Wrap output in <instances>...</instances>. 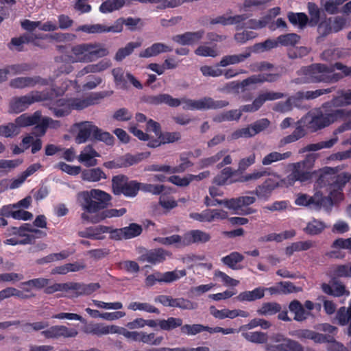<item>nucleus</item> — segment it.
Instances as JSON below:
<instances>
[{"label": "nucleus", "instance_id": "1", "mask_svg": "<svg viewBox=\"0 0 351 351\" xmlns=\"http://www.w3.org/2000/svg\"><path fill=\"white\" fill-rule=\"evenodd\" d=\"M337 168L326 167L320 171L317 180L318 186L326 187L328 196L326 197L321 191H317L313 196L309 195V208L319 210L322 208L329 209L333 201L339 202L343 199V189L351 180V175L348 172L337 174Z\"/></svg>", "mask_w": 351, "mask_h": 351}, {"label": "nucleus", "instance_id": "2", "mask_svg": "<svg viewBox=\"0 0 351 351\" xmlns=\"http://www.w3.org/2000/svg\"><path fill=\"white\" fill-rule=\"evenodd\" d=\"M111 199L109 193L100 189H93L78 193L77 201L83 211L81 214L82 219L93 223H98L97 215L101 213L99 211L108 208Z\"/></svg>", "mask_w": 351, "mask_h": 351}, {"label": "nucleus", "instance_id": "3", "mask_svg": "<svg viewBox=\"0 0 351 351\" xmlns=\"http://www.w3.org/2000/svg\"><path fill=\"white\" fill-rule=\"evenodd\" d=\"M108 54L109 50L104 45L99 43H86L73 46L68 59L72 63H89Z\"/></svg>", "mask_w": 351, "mask_h": 351}, {"label": "nucleus", "instance_id": "4", "mask_svg": "<svg viewBox=\"0 0 351 351\" xmlns=\"http://www.w3.org/2000/svg\"><path fill=\"white\" fill-rule=\"evenodd\" d=\"M298 73L299 75H304L306 81L313 83H335L343 77V75L334 72L332 66L324 64H313L302 67Z\"/></svg>", "mask_w": 351, "mask_h": 351}, {"label": "nucleus", "instance_id": "5", "mask_svg": "<svg viewBox=\"0 0 351 351\" xmlns=\"http://www.w3.org/2000/svg\"><path fill=\"white\" fill-rule=\"evenodd\" d=\"M75 127L78 131L75 139L77 144L86 143L90 136L97 141H103L108 145H112L114 143V137L109 132L99 129L93 122H80L76 123Z\"/></svg>", "mask_w": 351, "mask_h": 351}, {"label": "nucleus", "instance_id": "6", "mask_svg": "<svg viewBox=\"0 0 351 351\" xmlns=\"http://www.w3.org/2000/svg\"><path fill=\"white\" fill-rule=\"evenodd\" d=\"M71 84V81H66L64 82V87L58 88H52L51 92L49 94L51 99H47L49 102L45 104L50 110L52 111L54 116L56 117H62L69 115L72 108L71 106V101L69 98H61L53 101V95L55 94L56 96L62 95L66 90L69 85Z\"/></svg>", "mask_w": 351, "mask_h": 351}, {"label": "nucleus", "instance_id": "7", "mask_svg": "<svg viewBox=\"0 0 351 351\" xmlns=\"http://www.w3.org/2000/svg\"><path fill=\"white\" fill-rule=\"evenodd\" d=\"M316 159L315 154H308L305 159L292 163L291 173L287 177L286 180L289 184H293L296 181L306 182L312 178L311 169Z\"/></svg>", "mask_w": 351, "mask_h": 351}, {"label": "nucleus", "instance_id": "8", "mask_svg": "<svg viewBox=\"0 0 351 351\" xmlns=\"http://www.w3.org/2000/svg\"><path fill=\"white\" fill-rule=\"evenodd\" d=\"M335 121L334 110L326 114L320 111L311 112L300 120V123L312 132L324 128Z\"/></svg>", "mask_w": 351, "mask_h": 351}, {"label": "nucleus", "instance_id": "9", "mask_svg": "<svg viewBox=\"0 0 351 351\" xmlns=\"http://www.w3.org/2000/svg\"><path fill=\"white\" fill-rule=\"evenodd\" d=\"M51 99L48 91H32L29 94L13 97L10 101V112L19 113L25 110L35 102Z\"/></svg>", "mask_w": 351, "mask_h": 351}, {"label": "nucleus", "instance_id": "10", "mask_svg": "<svg viewBox=\"0 0 351 351\" xmlns=\"http://www.w3.org/2000/svg\"><path fill=\"white\" fill-rule=\"evenodd\" d=\"M346 19L341 16L324 18L317 26L318 36L317 41L318 43L322 42L328 35L341 32L346 27Z\"/></svg>", "mask_w": 351, "mask_h": 351}, {"label": "nucleus", "instance_id": "11", "mask_svg": "<svg viewBox=\"0 0 351 351\" xmlns=\"http://www.w3.org/2000/svg\"><path fill=\"white\" fill-rule=\"evenodd\" d=\"M141 183L135 180H129L123 175L115 176L112 179V192L116 195L121 194L128 197H134L140 190Z\"/></svg>", "mask_w": 351, "mask_h": 351}, {"label": "nucleus", "instance_id": "12", "mask_svg": "<svg viewBox=\"0 0 351 351\" xmlns=\"http://www.w3.org/2000/svg\"><path fill=\"white\" fill-rule=\"evenodd\" d=\"M273 343H267L265 351H304L298 341L286 337L281 333H274L269 337Z\"/></svg>", "mask_w": 351, "mask_h": 351}, {"label": "nucleus", "instance_id": "13", "mask_svg": "<svg viewBox=\"0 0 351 351\" xmlns=\"http://www.w3.org/2000/svg\"><path fill=\"white\" fill-rule=\"evenodd\" d=\"M117 334L123 335L126 339L145 344L157 346L164 340L162 336H156L154 332L147 333L144 331H130L124 328L118 326Z\"/></svg>", "mask_w": 351, "mask_h": 351}, {"label": "nucleus", "instance_id": "14", "mask_svg": "<svg viewBox=\"0 0 351 351\" xmlns=\"http://www.w3.org/2000/svg\"><path fill=\"white\" fill-rule=\"evenodd\" d=\"M186 275V271L185 269L174 270L165 273L155 271L146 277L145 284L146 287H151L156 285V282L171 283Z\"/></svg>", "mask_w": 351, "mask_h": 351}, {"label": "nucleus", "instance_id": "15", "mask_svg": "<svg viewBox=\"0 0 351 351\" xmlns=\"http://www.w3.org/2000/svg\"><path fill=\"white\" fill-rule=\"evenodd\" d=\"M256 200L254 196H240L236 198L229 199L228 201L223 202L226 207L237 211L242 215H250L256 213V210L247 207L253 204Z\"/></svg>", "mask_w": 351, "mask_h": 351}, {"label": "nucleus", "instance_id": "16", "mask_svg": "<svg viewBox=\"0 0 351 351\" xmlns=\"http://www.w3.org/2000/svg\"><path fill=\"white\" fill-rule=\"evenodd\" d=\"M228 217V213L222 209L208 208L201 213H191L189 217L201 223H212L216 221L223 220Z\"/></svg>", "mask_w": 351, "mask_h": 351}, {"label": "nucleus", "instance_id": "17", "mask_svg": "<svg viewBox=\"0 0 351 351\" xmlns=\"http://www.w3.org/2000/svg\"><path fill=\"white\" fill-rule=\"evenodd\" d=\"M106 96H107L106 93L98 92L91 93L86 97H70L72 110H81L90 106L97 104L100 99Z\"/></svg>", "mask_w": 351, "mask_h": 351}, {"label": "nucleus", "instance_id": "18", "mask_svg": "<svg viewBox=\"0 0 351 351\" xmlns=\"http://www.w3.org/2000/svg\"><path fill=\"white\" fill-rule=\"evenodd\" d=\"M42 335L47 339L73 338L77 336L78 331L64 325H56L42 331Z\"/></svg>", "mask_w": 351, "mask_h": 351}, {"label": "nucleus", "instance_id": "19", "mask_svg": "<svg viewBox=\"0 0 351 351\" xmlns=\"http://www.w3.org/2000/svg\"><path fill=\"white\" fill-rule=\"evenodd\" d=\"M279 186L278 178H268L262 184L256 187L249 193L255 195L258 199L267 201L273 191Z\"/></svg>", "mask_w": 351, "mask_h": 351}, {"label": "nucleus", "instance_id": "20", "mask_svg": "<svg viewBox=\"0 0 351 351\" xmlns=\"http://www.w3.org/2000/svg\"><path fill=\"white\" fill-rule=\"evenodd\" d=\"M171 253L162 248H157L147 251L141 254L138 260L141 262H147L149 263L156 265L166 260L167 257H170Z\"/></svg>", "mask_w": 351, "mask_h": 351}, {"label": "nucleus", "instance_id": "21", "mask_svg": "<svg viewBox=\"0 0 351 351\" xmlns=\"http://www.w3.org/2000/svg\"><path fill=\"white\" fill-rule=\"evenodd\" d=\"M100 154L94 149L93 145H86L77 156V159L79 162L82 163L86 167H95L98 164L97 158Z\"/></svg>", "mask_w": 351, "mask_h": 351}, {"label": "nucleus", "instance_id": "22", "mask_svg": "<svg viewBox=\"0 0 351 351\" xmlns=\"http://www.w3.org/2000/svg\"><path fill=\"white\" fill-rule=\"evenodd\" d=\"M210 239V234L201 230H192L184 234V243H185V247L193 243H206L209 242Z\"/></svg>", "mask_w": 351, "mask_h": 351}, {"label": "nucleus", "instance_id": "23", "mask_svg": "<svg viewBox=\"0 0 351 351\" xmlns=\"http://www.w3.org/2000/svg\"><path fill=\"white\" fill-rule=\"evenodd\" d=\"M204 36V30L197 32H186L172 37V40L181 45H193L197 44Z\"/></svg>", "mask_w": 351, "mask_h": 351}, {"label": "nucleus", "instance_id": "24", "mask_svg": "<svg viewBox=\"0 0 351 351\" xmlns=\"http://www.w3.org/2000/svg\"><path fill=\"white\" fill-rule=\"evenodd\" d=\"M84 332L86 334H91L98 337L109 334H117L118 326L107 325L104 323H95L89 324L84 328Z\"/></svg>", "mask_w": 351, "mask_h": 351}, {"label": "nucleus", "instance_id": "25", "mask_svg": "<svg viewBox=\"0 0 351 351\" xmlns=\"http://www.w3.org/2000/svg\"><path fill=\"white\" fill-rule=\"evenodd\" d=\"M229 106L226 100H215L210 97H204L197 99V110H217Z\"/></svg>", "mask_w": 351, "mask_h": 351}, {"label": "nucleus", "instance_id": "26", "mask_svg": "<svg viewBox=\"0 0 351 351\" xmlns=\"http://www.w3.org/2000/svg\"><path fill=\"white\" fill-rule=\"evenodd\" d=\"M112 66V62L108 59H103L95 64H88L81 69L77 77H82L88 73H101Z\"/></svg>", "mask_w": 351, "mask_h": 351}, {"label": "nucleus", "instance_id": "27", "mask_svg": "<svg viewBox=\"0 0 351 351\" xmlns=\"http://www.w3.org/2000/svg\"><path fill=\"white\" fill-rule=\"evenodd\" d=\"M279 77L278 74L275 73H260L258 75H253L245 80H243L240 83V86L244 88L252 84H261L265 82H275Z\"/></svg>", "mask_w": 351, "mask_h": 351}, {"label": "nucleus", "instance_id": "28", "mask_svg": "<svg viewBox=\"0 0 351 351\" xmlns=\"http://www.w3.org/2000/svg\"><path fill=\"white\" fill-rule=\"evenodd\" d=\"M251 50L247 48L242 53L224 56L219 62L218 66H221V67H226L230 65H234L243 62L246 59L251 56Z\"/></svg>", "mask_w": 351, "mask_h": 351}, {"label": "nucleus", "instance_id": "29", "mask_svg": "<svg viewBox=\"0 0 351 351\" xmlns=\"http://www.w3.org/2000/svg\"><path fill=\"white\" fill-rule=\"evenodd\" d=\"M37 84H45V80L40 77H19L12 80L10 86L14 88L32 87Z\"/></svg>", "mask_w": 351, "mask_h": 351}, {"label": "nucleus", "instance_id": "30", "mask_svg": "<svg viewBox=\"0 0 351 351\" xmlns=\"http://www.w3.org/2000/svg\"><path fill=\"white\" fill-rule=\"evenodd\" d=\"M339 141L337 136L332 137L328 140L320 141L316 143L308 144L299 149V154H304L309 152H316L322 149H330L332 147Z\"/></svg>", "mask_w": 351, "mask_h": 351}, {"label": "nucleus", "instance_id": "31", "mask_svg": "<svg viewBox=\"0 0 351 351\" xmlns=\"http://www.w3.org/2000/svg\"><path fill=\"white\" fill-rule=\"evenodd\" d=\"M172 48L162 43H156L139 53L141 58L156 56L162 53L170 52Z\"/></svg>", "mask_w": 351, "mask_h": 351}, {"label": "nucleus", "instance_id": "32", "mask_svg": "<svg viewBox=\"0 0 351 351\" xmlns=\"http://www.w3.org/2000/svg\"><path fill=\"white\" fill-rule=\"evenodd\" d=\"M289 309L294 314L293 319L297 322H303L311 315V312L306 311L301 302L297 300L290 302Z\"/></svg>", "mask_w": 351, "mask_h": 351}, {"label": "nucleus", "instance_id": "33", "mask_svg": "<svg viewBox=\"0 0 351 351\" xmlns=\"http://www.w3.org/2000/svg\"><path fill=\"white\" fill-rule=\"evenodd\" d=\"M41 119V112L36 111L32 115H27L23 114L18 117L14 121V123L19 126V131L21 128L33 125L39 123Z\"/></svg>", "mask_w": 351, "mask_h": 351}, {"label": "nucleus", "instance_id": "34", "mask_svg": "<svg viewBox=\"0 0 351 351\" xmlns=\"http://www.w3.org/2000/svg\"><path fill=\"white\" fill-rule=\"evenodd\" d=\"M149 104L153 105H160L165 104L171 107H178L180 105L179 99L173 98L169 94H159L151 96L148 99Z\"/></svg>", "mask_w": 351, "mask_h": 351}, {"label": "nucleus", "instance_id": "35", "mask_svg": "<svg viewBox=\"0 0 351 351\" xmlns=\"http://www.w3.org/2000/svg\"><path fill=\"white\" fill-rule=\"evenodd\" d=\"M327 228L328 226L324 221L313 218L307 223L304 231L308 235L315 236L322 234Z\"/></svg>", "mask_w": 351, "mask_h": 351}, {"label": "nucleus", "instance_id": "36", "mask_svg": "<svg viewBox=\"0 0 351 351\" xmlns=\"http://www.w3.org/2000/svg\"><path fill=\"white\" fill-rule=\"evenodd\" d=\"M265 290L264 288L258 287L252 291H245L241 292L236 298L239 302H253L263 298Z\"/></svg>", "mask_w": 351, "mask_h": 351}, {"label": "nucleus", "instance_id": "37", "mask_svg": "<svg viewBox=\"0 0 351 351\" xmlns=\"http://www.w3.org/2000/svg\"><path fill=\"white\" fill-rule=\"evenodd\" d=\"M81 172L82 179L89 182H99L101 179L106 178L105 173L99 167L84 169Z\"/></svg>", "mask_w": 351, "mask_h": 351}, {"label": "nucleus", "instance_id": "38", "mask_svg": "<svg viewBox=\"0 0 351 351\" xmlns=\"http://www.w3.org/2000/svg\"><path fill=\"white\" fill-rule=\"evenodd\" d=\"M247 329L240 330L242 337L247 341L254 343H265L268 340V335L267 333L261 331L248 332Z\"/></svg>", "mask_w": 351, "mask_h": 351}, {"label": "nucleus", "instance_id": "39", "mask_svg": "<svg viewBox=\"0 0 351 351\" xmlns=\"http://www.w3.org/2000/svg\"><path fill=\"white\" fill-rule=\"evenodd\" d=\"M281 306L277 302H269L263 303L256 310V313L260 316H271L280 312Z\"/></svg>", "mask_w": 351, "mask_h": 351}, {"label": "nucleus", "instance_id": "40", "mask_svg": "<svg viewBox=\"0 0 351 351\" xmlns=\"http://www.w3.org/2000/svg\"><path fill=\"white\" fill-rule=\"evenodd\" d=\"M244 256L241 254L237 252H233L230 254L221 258V261L229 268L236 270L242 268V267L239 266L238 264L242 262Z\"/></svg>", "mask_w": 351, "mask_h": 351}, {"label": "nucleus", "instance_id": "41", "mask_svg": "<svg viewBox=\"0 0 351 351\" xmlns=\"http://www.w3.org/2000/svg\"><path fill=\"white\" fill-rule=\"evenodd\" d=\"M292 155L291 152H286L284 153H280L278 152H271L265 156L262 159V165L267 166L273 164L274 162L282 161L289 158Z\"/></svg>", "mask_w": 351, "mask_h": 351}, {"label": "nucleus", "instance_id": "42", "mask_svg": "<svg viewBox=\"0 0 351 351\" xmlns=\"http://www.w3.org/2000/svg\"><path fill=\"white\" fill-rule=\"evenodd\" d=\"M60 126V122L59 121L53 120L48 117H41L39 123L35 127V130L39 132L40 136H43L45 134L47 128L56 129Z\"/></svg>", "mask_w": 351, "mask_h": 351}, {"label": "nucleus", "instance_id": "43", "mask_svg": "<svg viewBox=\"0 0 351 351\" xmlns=\"http://www.w3.org/2000/svg\"><path fill=\"white\" fill-rule=\"evenodd\" d=\"M240 119V112L236 109L224 111L215 115L213 121L219 123L225 121H239Z\"/></svg>", "mask_w": 351, "mask_h": 351}, {"label": "nucleus", "instance_id": "44", "mask_svg": "<svg viewBox=\"0 0 351 351\" xmlns=\"http://www.w3.org/2000/svg\"><path fill=\"white\" fill-rule=\"evenodd\" d=\"M183 321L181 318L169 317L167 319H158V326L162 330L170 331L182 327Z\"/></svg>", "mask_w": 351, "mask_h": 351}, {"label": "nucleus", "instance_id": "45", "mask_svg": "<svg viewBox=\"0 0 351 351\" xmlns=\"http://www.w3.org/2000/svg\"><path fill=\"white\" fill-rule=\"evenodd\" d=\"M154 241L164 245H175L178 247H185V243H184V234L182 236L173 234L167 237H158L154 239Z\"/></svg>", "mask_w": 351, "mask_h": 351}, {"label": "nucleus", "instance_id": "46", "mask_svg": "<svg viewBox=\"0 0 351 351\" xmlns=\"http://www.w3.org/2000/svg\"><path fill=\"white\" fill-rule=\"evenodd\" d=\"M49 283V280L45 278H34L21 284V287L27 292L30 291L32 289H40L47 287Z\"/></svg>", "mask_w": 351, "mask_h": 351}, {"label": "nucleus", "instance_id": "47", "mask_svg": "<svg viewBox=\"0 0 351 351\" xmlns=\"http://www.w3.org/2000/svg\"><path fill=\"white\" fill-rule=\"evenodd\" d=\"M308 13L310 16L308 24L311 27L318 26L320 23L321 10L314 2H308L307 4Z\"/></svg>", "mask_w": 351, "mask_h": 351}, {"label": "nucleus", "instance_id": "48", "mask_svg": "<svg viewBox=\"0 0 351 351\" xmlns=\"http://www.w3.org/2000/svg\"><path fill=\"white\" fill-rule=\"evenodd\" d=\"M140 46L141 43H128L125 47H122L118 49L114 56L115 60L118 62L123 60L125 57L130 55L136 48H138Z\"/></svg>", "mask_w": 351, "mask_h": 351}, {"label": "nucleus", "instance_id": "49", "mask_svg": "<svg viewBox=\"0 0 351 351\" xmlns=\"http://www.w3.org/2000/svg\"><path fill=\"white\" fill-rule=\"evenodd\" d=\"M195 53L199 56L215 58L220 54V51L215 45L210 47L202 45L195 50Z\"/></svg>", "mask_w": 351, "mask_h": 351}, {"label": "nucleus", "instance_id": "50", "mask_svg": "<svg viewBox=\"0 0 351 351\" xmlns=\"http://www.w3.org/2000/svg\"><path fill=\"white\" fill-rule=\"evenodd\" d=\"M288 19L291 23L298 25L300 29H303L306 25L307 23H308L307 15L303 12L289 13Z\"/></svg>", "mask_w": 351, "mask_h": 351}, {"label": "nucleus", "instance_id": "51", "mask_svg": "<svg viewBox=\"0 0 351 351\" xmlns=\"http://www.w3.org/2000/svg\"><path fill=\"white\" fill-rule=\"evenodd\" d=\"M120 0H106L99 6V11L101 13L107 14L119 10L122 8Z\"/></svg>", "mask_w": 351, "mask_h": 351}, {"label": "nucleus", "instance_id": "52", "mask_svg": "<svg viewBox=\"0 0 351 351\" xmlns=\"http://www.w3.org/2000/svg\"><path fill=\"white\" fill-rule=\"evenodd\" d=\"M284 97L285 95L282 93L265 91L258 94V95L256 97V99L261 107L267 101H274L283 98Z\"/></svg>", "mask_w": 351, "mask_h": 351}, {"label": "nucleus", "instance_id": "53", "mask_svg": "<svg viewBox=\"0 0 351 351\" xmlns=\"http://www.w3.org/2000/svg\"><path fill=\"white\" fill-rule=\"evenodd\" d=\"M128 308L134 311L138 310L157 314L160 313L157 308L147 302H132L128 305Z\"/></svg>", "mask_w": 351, "mask_h": 351}, {"label": "nucleus", "instance_id": "54", "mask_svg": "<svg viewBox=\"0 0 351 351\" xmlns=\"http://www.w3.org/2000/svg\"><path fill=\"white\" fill-rule=\"evenodd\" d=\"M335 88H328L323 89H317L315 90H308L299 93L300 97L305 99H313L320 97L324 94H328L334 90Z\"/></svg>", "mask_w": 351, "mask_h": 351}, {"label": "nucleus", "instance_id": "55", "mask_svg": "<svg viewBox=\"0 0 351 351\" xmlns=\"http://www.w3.org/2000/svg\"><path fill=\"white\" fill-rule=\"evenodd\" d=\"M271 326V324L264 319L261 318H254L250 320V322L243 326H241L239 330H243V329H252L256 327L260 326L261 328L266 330L268 329Z\"/></svg>", "mask_w": 351, "mask_h": 351}, {"label": "nucleus", "instance_id": "56", "mask_svg": "<svg viewBox=\"0 0 351 351\" xmlns=\"http://www.w3.org/2000/svg\"><path fill=\"white\" fill-rule=\"evenodd\" d=\"M226 153L227 150L222 149L211 156L213 161L215 162V164L218 162L223 158L222 161L219 162L217 165L218 169H221L223 166L230 165L232 163V160L231 156L226 154Z\"/></svg>", "mask_w": 351, "mask_h": 351}, {"label": "nucleus", "instance_id": "57", "mask_svg": "<svg viewBox=\"0 0 351 351\" xmlns=\"http://www.w3.org/2000/svg\"><path fill=\"white\" fill-rule=\"evenodd\" d=\"M300 39V36L294 33L287 34L278 37L279 45L285 47L295 45L299 43Z\"/></svg>", "mask_w": 351, "mask_h": 351}, {"label": "nucleus", "instance_id": "58", "mask_svg": "<svg viewBox=\"0 0 351 351\" xmlns=\"http://www.w3.org/2000/svg\"><path fill=\"white\" fill-rule=\"evenodd\" d=\"M19 126L14 123H9L0 126V136L5 138H11L19 134Z\"/></svg>", "mask_w": 351, "mask_h": 351}, {"label": "nucleus", "instance_id": "59", "mask_svg": "<svg viewBox=\"0 0 351 351\" xmlns=\"http://www.w3.org/2000/svg\"><path fill=\"white\" fill-rule=\"evenodd\" d=\"M173 307H177L182 310H195L197 308L198 304L188 299L178 298L173 299Z\"/></svg>", "mask_w": 351, "mask_h": 351}, {"label": "nucleus", "instance_id": "60", "mask_svg": "<svg viewBox=\"0 0 351 351\" xmlns=\"http://www.w3.org/2000/svg\"><path fill=\"white\" fill-rule=\"evenodd\" d=\"M126 213V209L124 208L117 209L111 208L102 211L97 215L98 222L106 218L118 217L123 216Z\"/></svg>", "mask_w": 351, "mask_h": 351}, {"label": "nucleus", "instance_id": "61", "mask_svg": "<svg viewBox=\"0 0 351 351\" xmlns=\"http://www.w3.org/2000/svg\"><path fill=\"white\" fill-rule=\"evenodd\" d=\"M210 314L217 319H223L226 318L234 319V309L223 308L217 309L215 306L210 307Z\"/></svg>", "mask_w": 351, "mask_h": 351}, {"label": "nucleus", "instance_id": "62", "mask_svg": "<svg viewBox=\"0 0 351 351\" xmlns=\"http://www.w3.org/2000/svg\"><path fill=\"white\" fill-rule=\"evenodd\" d=\"M204 325L199 324H184L180 328V332L183 335L193 336L203 332Z\"/></svg>", "mask_w": 351, "mask_h": 351}, {"label": "nucleus", "instance_id": "63", "mask_svg": "<svg viewBox=\"0 0 351 351\" xmlns=\"http://www.w3.org/2000/svg\"><path fill=\"white\" fill-rule=\"evenodd\" d=\"M125 239H130L140 235L142 232L141 226L137 223H131L129 226L123 228Z\"/></svg>", "mask_w": 351, "mask_h": 351}, {"label": "nucleus", "instance_id": "64", "mask_svg": "<svg viewBox=\"0 0 351 351\" xmlns=\"http://www.w3.org/2000/svg\"><path fill=\"white\" fill-rule=\"evenodd\" d=\"M112 74L117 85L121 86L122 88L126 87L128 79L125 76L126 73L122 68L118 67L112 70Z\"/></svg>", "mask_w": 351, "mask_h": 351}]
</instances>
